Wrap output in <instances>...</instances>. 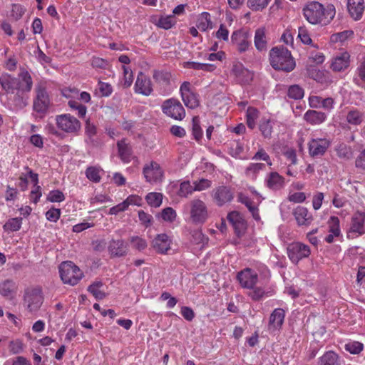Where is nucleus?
I'll return each mask as SVG.
<instances>
[{
    "instance_id": "nucleus-48",
    "label": "nucleus",
    "mask_w": 365,
    "mask_h": 365,
    "mask_svg": "<svg viewBox=\"0 0 365 365\" xmlns=\"http://www.w3.org/2000/svg\"><path fill=\"white\" fill-rule=\"evenodd\" d=\"M329 232L335 235V237H339L341 234L339 227V220L337 217L332 216L328 221Z\"/></svg>"
},
{
    "instance_id": "nucleus-7",
    "label": "nucleus",
    "mask_w": 365,
    "mask_h": 365,
    "mask_svg": "<svg viewBox=\"0 0 365 365\" xmlns=\"http://www.w3.org/2000/svg\"><path fill=\"white\" fill-rule=\"evenodd\" d=\"M143 175L145 181L152 185L161 183L164 179V170L155 161H150L144 165Z\"/></svg>"
},
{
    "instance_id": "nucleus-47",
    "label": "nucleus",
    "mask_w": 365,
    "mask_h": 365,
    "mask_svg": "<svg viewBox=\"0 0 365 365\" xmlns=\"http://www.w3.org/2000/svg\"><path fill=\"white\" fill-rule=\"evenodd\" d=\"M288 96L295 100L301 99L304 97V89L299 85H292L288 89Z\"/></svg>"
},
{
    "instance_id": "nucleus-26",
    "label": "nucleus",
    "mask_w": 365,
    "mask_h": 365,
    "mask_svg": "<svg viewBox=\"0 0 365 365\" xmlns=\"http://www.w3.org/2000/svg\"><path fill=\"white\" fill-rule=\"evenodd\" d=\"M285 313L282 309H275L270 315L269 329L277 330L279 329L284 322Z\"/></svg>"
},
{
    "instance_id": "nucleus-44",
    "label": "nucleus",
    "mask_w": 365,
    "mask_h": 365,
    "mask_svg": "<svg viewBox=\"0 0 365 365\" xmlns=\"http://www.w3.org/2000/svg\"><path fill=\"white\" fill-rule=\"evenodd\" d=\"M122 69L123 71V77L121 78L120 83L123 87L128 88L131 86L133 81V72L131 69L126 66H123Z\"/></svg>"
},
{
    "instance_id": "nucleus-46",
    "label": "nucleus",
    "mask_w": 365,
    "mask_h": 365,
    "mask_svg": "<svg viewBox=\"0 0 365 365\" xmlns=\"http://www.w3.org/2000/svg\"><path fill=\"white\" fill-rule=\"evenodd\" d=\"M193 192H195L193 184L191 185L190 181H184L180 183L178 194L180 197H187Z\"/></svg>"
},
{
    "instance_id": "nucleus-4",
    "label": "nucleus",
    "mask_w": 365,
    "mask_h": 365,
    "mask_svg": "<svg viewBox=\"0 0 365 365\" xmlns=\"http://www.w3.org/2000/svg\"><path fill=\"white\" fill-rule=\"evenodd\" d=\"M210 211L206 203L199 199L195 198L189 203L190 220L195 225L204 224L210 217Z\"/></svg>"
},
{
    "instance_id": "nucleus-42",
    "label": "nucleus",
    "mask_w": 365,
    "mask_h": 365,
    "mask_svg": "<svg viewBox=\"0 0 365 365\" xmlns=\"http://www.w3.org/2000/svg\"><path fill=\"white\" fill-rule=\"evenodd\" d=\"M247 125L250 129H254L257 125V120L259 118V111L253 108L249 107L247 110Z\"/></svg>"
},
{
    "instance_id": "nucleus-8",
    "label": "nucleus",
    "mask_w": 365,
    "mask_h": 365,
    "mask_svg": "<svg viewBox=\"0 0 365 365\" xmlns=\"http://www.w3.org/2000/svg\"><path fill=\"white\" fill-rule=\"evenodd\" d=\"M251 35L248 30L242 29L235 31L231 35V43L240 53L251 48Z\"/></svg>"
},
{
    "instance_id": "nucleus-53",
    "label": "nucleus",
    "mask_w": 365,
    "mask_h": 365,
    "mask_svg": "<svg viewBox=\"0 0 365 365\" xmlns=\"http://www.w3.org/2000/svg\"><path fill=\"white\" fill-rule=\"evenodd\" d=\"M363 344L359 341H350L345 344L346 351L352 354H357L363 350Z\"/></svg>"
},
{
    "instance_id": "nucleus-51",
    "label": "nucleus",
    "mask_w": 365,
    "mask_h": 365,
    "mask_svg": "<svg viewBox=\"0 0 365 365\" xmlns=\"http://www.w3.org/2000/svg\"><path fill=\"white\" fill-rule=\"evenodd\" d=\"M130 242L132 247L139 251L145 250L148 246L146 240L138 236L131 237L130 238Z\"/></svg>"
},
{
    "instance_id": "nucleus-60",
    "label": "nucleus",
    "mask_w": 365,
    "mask_h": 365,
    "mask_svg": "<svg viewBox=\"0 0 365 365\" xmlns=\"http://www.w3.org/2000/svg\"><path fill=\"white\" fill-rule=\"evenodd\" d=\"M250 289L251 292L249 293V296L255 301L261 299L266 294L262 287L254 286V289Z\"/></svg>"
},
{
    "instance_id": "nucleus-25",
    "label": "nucleus",
    "mask_w": 365,
    "mask_h": 365,
    "mask_svg": "<svg viewBox=\"0 0 365 365\" xmlns=\"http://www.w3.org/2000/svg\"><path fill=\"white\" fill-rule=\"evenodd\" d=\"M347 9L353 19L359 20L364 12L365 4L364 0H347Z\"/></svg>"
},
{
    "instance_id": "nucleus-19",
    "label": "nucleus",
    "mask_w": 365,
    "mask_h": 365,
    "mask_svg": "<svg viewBox=\"0 0 365 365\" xmlns=\"http://www.w3.org/2000/svg\"><path fill=\"white\" fill-rule=\"evenodd\" d=\"M134 89L135 93L148 96L153 92L152 83L148 76L140 72L135 83Z\"/></svg>"
},
{
    "instance_id": "nucleus-62",
    "label": "nucleus",
    "mask_w": 365,
    "mask_h": 365,
    "mask_svg": "<svg viewBox=\"0 0 365 365\" xmlns=\"http://www.w3.org/2000/svg\"><path fill=\"white\" fill-rule=\"evenodd\" d=\"M298 38L304 44H310L312 43L310 36L305 27L299 28Z\"/></svg>"
},
{
    "instance_id": "nucleus-9",
    "label": "nucleus",
    "mask_w": 365,
    "mask_h": 365,
    "mask_svg": "<svg viewBox=\"0 0 365 365\" xmlns=\"http://www.w3.org/2000/svg\"><path fill=\"white\" fill-rule=\"evenodd\" d=\"M163 112L175 120H182L185 116V111L180 102L176 99L166 100L162 104Z\"/></svg>"
},
{
    "instance_id": "nucleus-27",
    "label": "nucleus",
    "mask_w": 365,
    "mask_h": 365,
    "mask_svg": "<svg viewBox=\"0 0 365 365\" xmlns=\"http://www.w3.org/2000/svg\"><path fill=\"white\" fill-rule=\"evenodd\" d=\"M227 218L238 235L246 228L245 221L239 212L235 211L231 212L228 214Z\"/></svg>"
},
{
    "instance_id": "nucleus-12",
    "label": "nucleus",
    "mask_w": 365,
    "mask_h": 365,
    "mask_svg": "<svg viewBox=\"0 0 365 365\" xmlns=\"http://www.w3.org/2000/svg\"><path fill=\"white\" fill-rule=\"evenodd\" d=\"M287 253L290 260L294 263H297L300 259L309 255L310 250L309 246L296 242L289 245Z\"/></svg>"
},
{
    "instance_id": "nucleus-29",
    "label": "nucleus",
    "mask_w": 365,
    "mask_h": 365,
    "mask_svg": "<svg viewBox=\"0 0 365 365\" xmlns=\"http://www.w3.org/2000/svg\"><path fill=\"white\" fill-rule=\"evenodd\" d=\"M304 118L312 125H319L325 121L327 115L323 112L309 110L304 113Z\"/></svg>"
},
{
    "instance_id": "nucleus-55",
    "label": "nucleus",
    "mask_w": 365,
    "mask_h": 365,
    "mask_svg": "<svg viewBox=\"0 0 365 365\" xmlns=\"http://www.w3.org/2000/svg\"><path fill=\"white\" fill-rule=\"evenodd\" d=\"M64 200L65 195L59 190H51L47 195V200L51 202H61Z\"/></svg>"
},
{
    "instance_id": "nucleus-40",
    "label": "nucleus",
    "mask_w": 365,
    "mask_h": 365,
    "mask_svg": "<svg viewBox=\"0 0 365 365\" xmlns=\"http://www.w3.org/2000/svg\"><path fill=\"white\" fill-rule=\"evenodd\" d=\"M157 217H160L165 222L172 223L176 220L177 213L173 207H168L163 209Z\"/></svg>"
},
{
    "instance_id": "nucleus-5",
    "label": "nucleus",
    "mask_w": 365,
    "mask_h": 365,
    "mask_svg": "<svg viewBox=\"0 0 365 365\" xmlns=\"http://www.w3.org/2000/svg\"><path fill=\"white\" fill-rule=\"evenodd\" d=\"M62 281L70 285L76 284L83 277V272L72 262H63L59 266Z\"/></svg>"
},
{
    "instance_id": "nucleus-31",
    "label": "nucleus",
    "mask_w": 365,
    "mask_h": 365,
    "mask_svg": "<svg viewBox=\"0 0 365 365\" xmlns=\"http://www.w3.org/2000/svg\"><path fill=\"white\" fill-rule=\"evenodd\" d=\"M108 250L111 255L121 257L127 253V246L121 240H112L108 246Z\"/></svg>"
},
{
    "instance_id": "nucleus-49",
    "label": "nucleus",
    "mask_w": 365,
    "mask_h": 365,
    "mask_svg": "<svg viewBox=\"0 0 365 365\" xmlns=\"http://www.w3.org/2000/svg\"><path fill=\"white\" fill-rule=\"evenodd\" d=\"M175 22L176 21L173 16H161L159 19L157 26L164 29H169L175 24Z\"/></svg>"
},
{
    "instance_id": "nucleus-59",
    "label": "nucleus",
    "mask_w": 365,
    "mask_h": 365,
    "mask_svg": "<svg viewBox=\"0 0 365 365\" xmlns=\"http://www.w3.org/2000/svg\"><path fill=\"white\" fill-rule=\"evenodd\" d=\"M153 78L156 81L163 83H168L170 78V74L165 71H155Z\"/></svg>"
},
{
    "instance_id": "nucleus-52",
    "label": "nucleus",
    "mask_w": 365,
    "mask_h": 365,
    "mask_svg": "<svg viewBox=\"0 0 365 365\" xmlns=\"http://www.w3.org/2000/svg\"><path fill=\"white\" fill-rule=\"evenodd\" d=\"M101 170L96 167H90L86 171V177L93 182H98L101 180Z\"/></svg>"
},
{
    "instance_id": "nucleus-6",
    "label": "nucleus",
    "mask_w": 365,
    "mask_h": 365,
    "mask_svg": "<svg viewBox=\"0 0 365 365\" xmlns=\"http://www.w3.org/2000/svg\"><path fill=\"white\" fill-rule=\"evenodd\" d=\"M43 302L42 291L38 287L27 289L24 296V306L30 313H36Z\"/></svg>"
},
{
    "instance_id": "nucleus-57",
    "label": "nucleus",
    "mask_w": 365,
    "mask_h": 365,
    "mask_svg": "<svg viewBox=\"0 0 365 365\" xmlns=\"http://www.w3.org/2000/svg\"><path fill=\"white\" fill-rule=\"evenodd\" d=\"M192 241L196 245H204L207 242V238L200 230H196L192 233Z\"/></svg>"
},
{
    "instance_id": "nucleus-36",
    "label": "nucleus",
    "mask_w": 365,
    "mask_h": 365,
    "mask_svg": "<svg viewBox=\"0 0 365 365\" xmlns=\"http://www.w3.org/2000/svg\"><path fill=\"white\" fill-rule=\"evenodd\" d=\"M103 288V283L100 281H97L91 284L88 287V290L96 299L100 300L106 297V292Z\"/></svg>"
},
{
    "instance_id": "nucleus-24",
    "label": "nucleus",
    "mask_w": 365,
    "mask_h": 365,
    "mask_svg": "<svg viewBox=\"0 0 365 365\" xmlns=\"http://www.w3.org/2000/svg\"><path fill=\"white\" fill-rule=\"evenodd\" d=\"M350 55L348 52L344 51L332 58L331 68L334 71L340 72L349 66Z\"/></svg>"
},
{
    "instance_id": "nucleus-18",
    "label": "nucleus",
    "mask_w": 365,
    "mask_h": 365,
    "mask_svg": "<svg viewBox=\"0 0 365 365\" xmlns=\"http://www.w3.org/2000/svg\"><path fill=\"white\" fill-rule=\"evenodd\" d=\"M329 145L327 138H312L309 143V153L312 157L323 155Z\"/></svg>"
},
{
    "instance_id": "nucleus-58",
    "label": "nucleus",
    "mask_w": 365,
    "mask_h": 365,
    "mask_svg": "<svg viewBox=\"0 0 365 365\" xmlns=\"http://www.w3.org/2000/svg\"><path fill=\"white\" fill-rule=\"evenodd\" d=\"M123 202L125 204L127 208L129 205H136L140 207L143 204V199L138 195H130L123 201Z\"/></svg>"
},
{
    "instance_id": "nucleus-3",
    "label": "nucleus",
    "mask_w": 365,
    "mask_h": 365,
    "mask_svg": "<svg viewBox=\"0 0 365 365\" xmlns=\"http://www.w3.org/2000/svg\"><path fill=\"white\" fill-rule=\"evenodd\" d=\"M269 61L273 68L286 72L292 71L296 66L291 52L283 46H276L269 51Z\"/></svg>"
},
{
    "instance_id": "nucleus-45",
    "label": "nucleus",
    "mask_w": 365,
    "mask_h": 365,
    "mask_svg": "<svg viewBox=\"0 0 365 365\" xmlns=\"http://www.w3.org/2000/svg\"><path fill=\"white\" fill-rule=\"evenodd\" d=\"M354 32L351 30H346L341 32L336 33L330 36V41L331 43H343L347 39L351 38Z\"/></svg>"
},
{
    "instance_id": "nucleus-11",
    "label": "nucleus",
    "mask_w": 365,
    "mask_h": 365,
    "mask_svg": "<svg viewBox=\"0 0 365 365\" xmlns=\"http://www.w3.org/2000/svg\"><path fill=\"white\" fill-rule=\"evenodd\" d=\"M36 97L34 101L33 108L37 113L44 114L50 106L48 95L41 85H38L36 88Z\"/></svg>"
},
{
    "instance_id": "nucleus-61",
    "label": "nucleus",
    "mask_w": 365,
    "mask_h": 365,
    "mask_svg": "<svg viewBox=\"0 0 365 365\" xmlns=\"http://www.w3.org/2000/svg\"><path fill=\"white\" fill-rule=\"evenodd\" d=\"M60 215L61 210L57 208H51L46 212V217L50 222H57Z\"/></svg>"
},
{
    "instance_id": "nucleus-33",
    "label": "nucleus",
    "mask_w": 365,
    "mask_h": 365,
    "mask_svg": "<svg viewBox=\"0 0 365 365\" xmlns=\"http://www.w3.org/2000/svg\"><path fill=\"white\" fill-rule=\"evenodd\" d=\"M197 28L202 31H205L207 29L212 28V23L211 21L210 14L207 12H202L197 18Z\"/></svg>"
},
{
    "instance_id": "nucleus-21",
    "label": "nucleus",
    "mask_w": 365,
    "mask_h": 365,
    "mask_svg": "<svg viewBox=\"0 0 365 365\" xmlns=\"http://www.w3.org/2000/svg\"><path fill=\"white\" fill-rule=\"evenodd\" d=\"M346 122L354 127L365 123V112L356 108H350L346 114Z\"/></svg>"
},
{
    "instance_id": "nucleus-35",
    "label": "nucleus",
    "mask_w": 365,
    "mask_h": 365,
    "mask_svg": "<svg viewBox=\"0 0 365 365\" xmlns=\"http://www.w3.org/2000/svg\"><path fill=\"white\" fill-rule=\"evenodd\" d=\"M265 165L261 163H250L245 170V175L247 178L255 180L259 173L263 170Z\"/></svg>"
},
{
    "instance_id": "nucleus-50",
    "label": "nucleus",
    "mask_w": 365,
    "mask_h": 365,
    "mask_svg": "<svg viewBox=\"0 0 365 365\" xmlns=\"http://www.w3.org/2000/svg\"><path fill=\"white\" fill-rule=\"evenodd\" d=\"M271 0H248L247 6L253 11H261L264 9Z\"/></svg>"
},
{
    "instance_id": "nucleus-39",
    "label": "nucleus",
    "mask_w": 365,
    "mask_h": 365,
    "mask_svg": "<svg viewBox=\"0 0 365 365\" xmlns=\"http://www.w3.org/2000/svg\"><path fill=\"white\" fill-rule=\"evenodd\" d=\"M335 151L336 152V155L340 158H344V159L348 160V159L351 158L353 156V152H352L351 148L343 143H339L336 146Z\"/></svg>"
},
{
    "instance_id": "nucleus-14",
    "label": "nucleus",
    "mask_w": 365,
    "mask_h": 365,
    "mask_svg": "<svg viewBox=\"0 0 365 365\" xmlns=\"http://www.w3.org/2000/svg\"><path fill=\"white\" fill-rule=\"evenodd\" d=\"M231 75L235 78L236 82L240 84H250L253 80V73L246 68L242 63L233 64Z\"/></svg>"
},
{
    "instance_id": "nucleus-32",
    "label": "nucleus",
    "mask_w": 365,
    "mask_h": 365,
    "mask_svg": "<svg viewBox=\"0 0 365 365\" xmlns=\"http://www.w3.org/2000/svg\"><path fill=\"white\" fill-rule=\"evenodd\" d=\"M17 287L16 283L12 280H5L0 284V294L3 297L12 299L16 292Z\"/></svg>"
},
{
    "instance_id": "nucleus-13",
    "label": "nucleus",
    "mask_w": 365,
    "mask_h": 365,
    "mask_svg": "<svg viewBox=\"0 0 365 365\" xmlns=\"http://www.w3.org/2000/svg\"><path fill=\"white\" fill-rule=\"evenodd\" d=\"M364 216L361 212H356L351 217L348 237L356 238L365 233Z\"/></svg>"
},
{
    "instance_id": "nucleus-10",
    "label": "nucleus",
    "mask_w": 365,
    "mask_h": 365,
    "mask_svg": "<svg viewBox=\"0 0 365 365\" xmlns=\"http://www.w3.org/2000/svg\"><path fill=\"white\" fill-rule=\"evenodd\" d=\"M58 128L66 133H74L81 128L79 120L70 114H62L56 117Z\"/></svg>"
},
{
    "instance_id": "nucleus-23",
    "label": "nucleus",
    "mask_w": 365,
    "mask_h": 365,
    "mask_svg": "<svg viewBox=\"0 0 365 365\" xmlns=\"http://www.w3.org/2000/svg\"><path fill=\"white\" fill-rule=\"evenodd\" d=\"M293 215L299 226H308L313 221L312 215L303 206H297L293 210Z\"/></svg>"
},
{
    "instance_id": "nucleus-64",
    "label": "nucleus",
    "mask_w": 365,
    "mask_h": 365,
    "mask_svg": "<svg viewBox=\"0 0 365 365\" xmlns=\"http://www.w3.org/2000/svg\"><path fill=\"white\" fill-rule=\"evenodd\" d=\"M24 12H25V9L21 5L18 4L12 5L11 15L14 19H20L23 16Z\"/></svg>"
},
{
    "instance_id": "nucleus-38",
    "label": "nucleus",
    "mask_w": 365,
    "mask_h": 365,
    "mask_svg": "<svg viewBox=\"0 0 365 365\" xmlns=\"http://www.w3.org/2000/svg\"><path fill=\"white\" fill-rule=\"evenodd\" d=\"M319 365H338V356L334 351H327L319 359Z\"/></svg>"
},
{
    "instance_id": "nucleus-1",
    "label": "nucleus",
    "mask_w": 365,
    "mask_h": 365,
    "mask_svg": "<svg viewBox=\"0 0 365 365\" xmlns=\"http://www.w3.org/2000/svg\"><path fill=\"white\" fill-rule=\"evenodd\" d=\"M17 78L8 73H3L0 76V85L7 95L15 94L16 100L19 101L21 107L25 106L27 103L21 95L31 91L33 81L31 75L26 70H22Z\"/></svg>"
},
{
    "instance_id": "nucleus-30",
    "label": "nucleus",
    "mask_w": 365,
    "mask_h": 365,
    "mask_svg": "<svg viewBox=\"0 0 365 365\" xmlns=\"http://www.w3.org/2000/svg\"><path fill=\"white\" fill-rule=\"evenodd\" d=\"M118 156L125 163L130 162L132 158V152L130 145L125 140H121L117 143Z\"/></svg>"
},
{
    "instance_id": "nucleus-54",
    "label": "nucleus",
    "mask_w": 365,
    "mask_h": 365,
    "mask_svg": "<svg viewBox=\"0 0 365 365\" xmlns=\"http://www.w3.org/2000/svg\"><path fill=\"white\" fill-rule=\"evenodd\" d=\"M195 191H203L210 188L212 185V182L207 179L201 178L199 180L193 182Z\"/></svg>"
},
{
    "instance_id": "nucleus-17",
    "label": "nucleus",
    "mask_w": 365,
    "mask_h": 365,
    "mask_svg": "<svg viewBox=\"0 0 365 365\" xmlns=\"http://www.w3.org/2000/svg\"><path fill=\"white\" fill-rule=\"evenodd\" d=\"M172 239L167 234L157 235L151 242L152 247L159 254H167L171 248Z\"/></svg>"
},
{
    "instance_id": "nucleus-16",
    "label": "nucleus",
    "mask_w": 365,
    "mask_h": 365,
    "mask_svg": "<svg viewBox=\"0 0 365 365\" xmlns=\"http://www.w3.org/2000/svg\"><path fill=\"white\" fill-rule=\"evenodd\" d=\"M182 100L184 104L189 108L193 109L199 106V100L197 95L191 91L190 83L184 82L180 88Z\"/></svg>"
},
{
    "instance_id": "nucleus-56",
    "label": "nucleus",
    "mask_w": 365,
    "mask_h": 365,
    "mask_svg": "<svg viewBox=\"0 0 365 365\" xmlns=\"http://www.w3.org/2000/svg\"><path fill=\"white\" fill-rule=\"evenodd\" d=\"M252 159L255 160H263L265 161L268 165H272L269 155L262 148L258 150V151L255 154Z\"/></svg>"
},
{
    "instance_id": "nucleus-43",
    "label": "nucleus",
    "mask_w": 365,
    "mask_h": 365,
    "mask_svg": "<svg viewBox=\"0 0 365 365\" xmlns=\"http://www.w3.org/2000/svg\"><path fill=\"white\" fill-rule=\"evenodd\" d=\"M145 200L150 206L158 207L163 202V194L155 192H149L145 196Z\"/></svg>"
},
{
    "instance_id": "nucleus-22",
    "label": "nucleus",
    "mask_w": 365,
    "mask_h": 365,
    "mask_svg": "<svg viewBox=\"0 0 365 365\" xmlns=\"http://www.w3.org/2000/svg\"><path fill=\"white\" fill-rule=\"evenodd\" d=\"M269 38L267 30L264 26L257 28L255 32L254 44L258 51H264L267 49Z\"/></svg>"
},
{
    "instance_id": "nucleus-2",
    "label": "nucleus",
    "mask_w": 365,
    "mask_h": 365,
    "mask_svg": "<svg viewBox=\"0 0 365 365\" xmlns=\"http://www.w3.org/2000/svg\"><path fill=\"white\" fill-rule=\"evenodd\" d=\"M336 14L333 5L327 8L318 1H310L303 8V15L306 20L313 25H327L334 17Z\"/></svg>"
},
{
    "instance_id": "nucleus-37",
    "label": "nucleus",
    "mask_w": 365,
    "mask_h": 365,
    "mask_svg": "<svg viewBox=\"0 0 365 365\" xmlns=\"http://www.w3.org/2000/svg\"><path fill=\"white\" fill-rule=\"evenodd\" d=\"M22 225L21 217H13L9 219L3 226L5 232H11L19 231Z\"/></svg>"
},
{
    "instance_id": "nucleus-20",
    "label": "nucleus",
    "mask_w": 365,
    "mask_h": 365,
    "mask_svg": "<svg viewBox=\"0 0 365 365\" xmlns=\"http://www.w3.org/2000/svg\"><path fill=\"white\" fill-rule=\"evenodd\" d=\"M212 196L218 206H222L233 199L230 189L226 186H220L212 190Z\"/></svg>"
},
{
    "instance_id": "nucleus-28",
    "label": "nucleus",
    "mask_w": 365,
    "mask_h": 365,
    "mask_svg": "<svg viewBox=\"0 0 365 365\" xmlns=\"http://www.w3.org/2000/svg\"><path fill=\"white\" fill-rule=\"evenodd\" d=\"M265 182L269 188L279 190L284 185V179L277 172H272L266 178Z\"/></svg>"
},
{
    "instance_id": "nucleus-63",
    "label": "nucleus",
    "mask_w": 365,
    "mask_h": 365,
    "mask_svg": "<svg viewBox=\"0 0 365 365\" xmlns=\"http://www.w3.org/2000/svg\"><path fill=\"white\" fill-rule=\"evenodd\" d=\"M216 37L218 39H222V40L226 41H228V38H229V30L226 27V26H225L224 24H221L220 26L219 29L216 32Z\"/></svg>"
},
{
    "instance_id": "nucleus-15",
    "label": "nucleus",
    "mask_w": 365,
    "mask_h": 365,
    "mask_svg": "<svg viewBox=\"0 0 365 365\" xmlns=\"http://www.w3.org/2000/svg\"><path fill=\"white\" fill-rule=\"evenodd\" d=\"M237 278L241 287L245 289H254V286L258 282L257 273L250 268H245L238 272Z\"/></svg>"
},
{
    "instance_id": "nucleus-34",
    "label": "nucleus",
    "mask_w": 365,
    "mask_h": 365,
    "mask_svg": "<svg viewBox=\"0 0 365 365\" xmlns=\"http://www.w3.org/2000/svg\"><path fill=\"white\" fill-rule=\"evenodd\" d=\"M273 122L267 118H261L259 123V129L264 138H269L272 133Z\"/></svg>"
},
{
    "instance_id": "nucleus-41",
    "label": "nucleus",
    "mask_w": 365,
    "mask_h": 365,
    "mask_svg": "<svg viewBox=\"0 0 365 365\" xmlns=\"http://www.w3.org/2000/svg\"><path fill=\"white\" fill-rule=\"evenodd\" d=\"M239 200L245 204L246 207L248 208L250 212L252 213V217L255 220H259L260 217L258 212V208L256 205H255L247 196H245L243 195H239Z\"/></svg>"
}]
</instances>
